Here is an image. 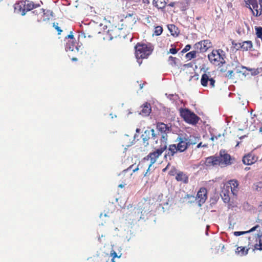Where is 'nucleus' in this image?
I'll return each instance as SVG.
<instances>
[{
  "mask_svg": "<svg viewBox=\"0 0 262 262\" xmlns=\"http://www.w3.org/2000/svg\"><path fill=\"white\" fill-rule=\"evenodd\" d=\"M201 83L204 87L209 86L210 88H213L215 86V80L211 77L209 72H205L202 75Z\"/></svg>",
  "mask_w": 262,
  "mask_h": 262,
  "instance_id": "obj_12",
  "label": "nucleus"
},
{
  "mask_svg": "<svg viewBox=\"0 0 262 262\" xmlns=\"http://www.w3.org/2000/svg\"><path fill=\"white\" fill-rule=\"evenodd\" d=\"M111 256H113V258H116V257H118L117 253L113 250L111 251Z\"/></svg>",
  "mask_w": 262,
  "mask_h": 262,
  "instance_id": "obj_43",
  "label": "nucleus"
},
{
  "mask_svg": "<svg viewBox=\"0 0 262 262\" xmlns=\"http://www.w3.org/2000/svg\"><path fill=\"white\" fill-rule=\"evenodd\" d=\"M176 179L178 182L187 184L189 181L188 176L183 171H178L176 173Z\"/></svg>",
  "mask_w": 262,
  "mask_h": 262,
  "instance_id": "obj_18",
  "label": "nucleus"
},
{
  "mask_svg": "<svg viewBox=\"0 0 262 262\" xmlns=\"http://www.w3.org/2000/svg\"><path fill=\"white\" fill-rule=\"evenodd\" d=\"M103 27V30L102 32H99V34H102L103 39L106 40H111L118 37H124L125 35L124 30L122 28H120L117 26H111L108 29L107 26Z\"/></svg>",
  "mask_w": 262,
  "mask_h": 262,
  "instance_id": "obj_4",
  "label": "nucleus"
},
{
  "mask_svg": "<svg viewBox=\"0 0 262 262\" xmlns=\"http://www.w3.org/2000/svg\"><path fill=\"white\" fill-rule=\"evenodd\" d=\"M191 49V46L190 45H186L185 48L182 50V53H186Z\"/></svg>",
  "mask_w": 262,
  "mask_h": 262,
  "instance_id": "obj_38",
  "label": "nucleus"
},
{
  "mask_svg": "<svg viewBox=\"0 0 262 262\" xmlns=\"http://www.w3.org/2000/svg\"><path fill=\"white\" fill-rule=\"evenodd\" d=\"M199 53L198 50H194V51H192L186 54V58L188 60L194 58L196 57V53Z\"/></svg>",
  "mask_w": 262,
  "mask_h": 262,
  "instance_id": "obj_28",
  "label": "nucleus"
},
{
  "mask_svg": "<svg viewBox=\"0 0 262 262\" xmlns=\"http://www.w3.org/2000/svg\"><path fill=\"white\" fill-rule=\"evenodd\" d=\"M184 67H188V64H184Z\"/></svg>",
  "mask_w": 262,
  "mask_h": 262,
  "instance_id": "obj_54",
  "label": "nucleus"
},
{
  "mask_svg": "<svg viewBox=\"0 0 262 262\" xmlns=\"http://www.w3.org/2000/svg\"><path fill=\"white\" fill-rule=\"evenodd\" d=\"M40 6L39 4H35L32 1L29 0H21L17 2L14 4V11L18 14L24 16L27 12Z\"/></svg>",
  "mask_w": 262,
  "mask_h": 262,
  "instance_id": "obj_3",
  "label": "nucleus"
},
{
  "mask_svg": "<svg viewBox=\"0 0 262 262\" xmlns=\"http://www.w3.org/2000/svg\"><path fill=\"white\" fill-rule=\"evenodd\" d=\"M180 115L186 122L192 125L198 123L200 119L196 114L188 108H181Z\"/></svg>",
  "mask_w": 262,
  "mask_h": 262,
  "instance_id": "obj_8",
  "label": "nucleus"
},
{
  "mask_svg": "<svg viewBox=\"0 0 262 262\" xmlns=\"http://www.w3.org/2000/svg\"><path fill=\"white\" fill-rule=\"evenodd\" d=\"M163 170V171L166 170V168L164 169Z\"/></svg>",
  "mask_w": 262,
  "mask_h": 262,
  "instance_id": "obj_57",
  "label": "nucleus"
},
{
  "mask_svg": "<svg viewBox=\"0 0 262 262\" xmlns=\"http://www.w3.org/2000/svg\"><path fill=\"white\" fill-rule=\"evenodd\" d=\"M106 262H108V261H106Z\"/></svg>",
  "mask_w": 262,
  "mask_h": 262,
  "instance_id": "obj_58",
  "label": "nucleus"
},
{
  "mask_svg": "<svg viewBox=\"0 0 262 262\" xmlns=\"http://www.w3.org/2000/svg\"><path fill=\"white\" fill-rule=\"evenodd\" d=\"M210 139H211L212 141H213V140H214V136L211 137V138H210Z\"/></svg>",
  "mask_w": 262,
  "mask_h": 262,
  "instance_id": "obj_49",
  "label": "nucleus"
},
{
  "mask_svg": "<svg viewBox=\"0 0 262 262\" xmlns=\"http://www.w3.org/2000/svg\"><path fill=\"white\" fill-rule=\"evenodd\" d=\"M133 166V165H131L129 168H132Z\"/></svg>",
  "mask_w": 262,
  "mask_h": 262,
  "instance_id": "obj_55",
  "label": "nucleus"
},
{
  "mask_svg": "<svg viewBox=\"0 0 262 262\" xmlns=\"http://www.w3.org/2000/svg\"><path fill=\"white\" fill-rule=\"evenodd\" d=\"M239 48H241L243 51H248L251 50L253 47V44L251 41H245L242 43H239Z\"/></svg>",
  "mask_w": 262,
  "mask_h": 262,
  "instance_id": "obj_23",
  "label": "nucleus"
},
{
  "mask_svg": "<svg viewBox=\"0 0 262 262\" xmlns=\"http://www.w3.org/2000/svg\"><path fill=\"white\" fill-rule=\"evenodd\" d=\"M246 7L249 8L255 17L262 18V0H244Z\"/></svg>",
  "mask_w": 262,
  "mask_h": 262,
  "instance_id": "obj_6",
  "label": "nucleus"
},
{
  "mask_svg": "<svg viewBox=\"0 0 262 262\" xmlns=\"http://www.w3.org/2000/svg\"><path fill=\"white\" fill-rule=\"evenodd\" d=\"M201 147H207V144H202V142H200L199 144H198L196 146V147L197 148H200Z\"/></svg>",
  "mask_w": 262,
  "mask_h": 262,
  "instance_id": "obj_42",
  "label": "nucleus"
},
{
  "mask_svg": "<svg viewBox=\"0 0 262 262\" xmlns=\"http://www.w3.org/2000/svg\"><path fill=\"white\" fill-rule=\"evenodd\" d=\"M156 147H157V149L156 150L150 152L144 158V161H149L148 169L156 162L157 159L162 155L164 151L167 149V144H165V142H163V144L160 143V145L156 146Z\"/></svg>",
  "mask_w": 262,
  "mask_h": 262,
  "instance_id": "obj_7",
  "label": "nucleus"
},
{
  "mask_svg": "<svg viewBox=\"0 0 262 262\" xmlns=\"http://www.w3.org/2000/svg\"><path fill=\"white\" fill-rule=\"evenodd\" d=\"M119 187H120V188H123L124 187V185L123 184H120L119 186H118Z\"/></svg>",
  "mask_w": 262,
  "mask_h": 262,
  "instance_id": "obj_47",
  "label": "nucleus"
},
{
  "mask_svg": "<svg viewBox=\"0 0 262 262\" xmlns=\"http://www.w3.org/2000/svg\"><path fill=\"white\" fill-rule=\"evenodd\" d=\"M31 14L37 22L45 21L49 19V17L45 16L46 13L43 9H40L38 11L34 10L31 12Z\"/></svg>",
  "mask_w": 262,
  "mask_h": 262,
  "instance_id": "obj_16",
  "label": "nucleus"
},
{
  "mask_svg": "<svg viewBox=\"0 0 262 262\" xmlns=\"http://www.w3.org/2000/svg\"><path fill=\"white\" fill-rule=\"evenodd\" d=\"M66 50L67 51H78V48L76 40H68L66 42Z\"/></svg>",
  "mask_w": 262,
  "mask_h": 262,
  "instance_id": "obj_21",
  "label": "nucleus"
},
{
  "mask_svg": "<svg viewBox=\"0 0 262 262\" xmlns=\"http://www.w3.org/2000/svg\"><path fill=\"white\" fill-rule=\"evenodd\" d=\"M246 70L250 71L252 75H257L258 74H259L261 71V68H257V69H251L249 68H246Z\"/></svg>",
  "mask_w": 262,
  "mask_h": 262,
  "instance_id": "obj_30",
  "label": "nucleus"
},
{
  "mask_svg": "<svg viewBox=\"0 0 262 262\" xmlns=\"http://www.w3.org/2000/svg\"><path fill=\"white\" fill-rule=\"evenodd\" d=\"M58 23H54L53 24V27L55 28V29L58 31V34L60 35L61 33L62 32V30L60 29V28L58 26Z\"/></svg>",
  "mask_w": 262,
  "mask_h": 262,
  "instance_id": "obj_36",
  "label": "nucleus"
},
{
  "mask_svg": "<svg viewBox=\"0 0 262 262\" xmlns=\"http://www.w3.org/2000/svg\"><path fill=\"white\" fill-rule=\"evenodd\" d=\"M72 60L73 61H77V59L76 58L73 57V58H72Z\"/></svg>",
  "mask_w": 262,
  "mask_h": 262,
  "instance_id": "obj_46",
  "label": "nucleus"
},
{
  "mask_svg": "<svg viewBox=\"0 0 262 262\" xmlns=\"http://www.w3.org/2000/svg\"><path fill=\"white\" fill-rule=\"evenodd\" d=\"M253 189L257 191L262 189V182H257L253 185Z\"/></svg>",
  "mask_w": 262,
  "mask_h": 262,
  "instance_id": "obj_33",
  "label": "nucleus"
},
{
  "mask_svg": "<svg viewBox=\"0 0 262 262\" xmlns=\"http://www.w3.org/2000/svg\"><path fill=\"white\" fill-rule=\"evenodd\" d=\"M234 71L232 70H230L227 72V73L225 74V77L229 79H232L234 77Z\"/></svg>",
  "mask_w": 262,
  "mask_h": 262,
  "instance_id": "obj_34",
  "label": "nucleus"
},
{
  "mask_svg": "<svg viewBox=\"0 0 262 262\" xmlns=\"http://www.w3.org/2000/svg\"><path fill=\"white\" fill-rule=\"evenodd\" d=\"M177 172H176V169L175 168H173V169H171L169 171V174L170 176H174L175 174H176Z\"/></svg>",
  "mask_w": 262,
  "mask_h": 262,
  "instance_id": "obj_40",
  "label": "nucleus"
},
{
  "mask_svg": "<svg viewBox=\"0 0 262 262\" xmlns=\"http://www.w3.org/2000/svg\"><path fill=\"white\" fill-rule=\"evenodd\" d=\"M138 170V168H135V169H133V171H134V172H135V171H137V170Z\"/></svg>",
  "mask_w": 262,
  "mask_h": 262,
  "instance_id": "obj_48",
  "label": "nucleus"
},
{
  "mask_svg": "<svg viewBox=\"0 0 262 262\" xmlns=\"http://www.w3.org/2000/svg\"><path fill=\"white\" fill-rule=\"evenodd\" d=\"M112 262H115V258H112L111 259Z\"/></svg>",
  "mask_w": 262,
  "mask_h": 262,
  "instance_id": "obj_50",
  "label": "nucleus"
},
{
  "mask_svg": "<svg viewBox=\"0 0 262 262\" xmlns=\"http://www.w3.org/2000/svg\"><path fill=\"white\" fill-rule=\"evenodd\" d=\"M168 29L170 31L171 35L173 36H177L179 34V31L174 25L170 24L167 26Z\"/></svg>",
  "mask_w": 262,
  "mask_h": 262,
  "instance_id": "obj_24",
  "label": "nucleus"
},
{
  "mask_svg": "<svg viewBox=\"0 0 262 262\" xmlns=\"http://www.w3.org/2000/svg\"><path fill=\"white\" fill-rule=\"evenodd\" d=\"M208 58L212 64L219 67L220 71L222 73L226 72L228 67L230 66V64H228L226 68L223 67V65L226 63V54L224 51L221 49L212 50L208 55Z\"/></svg>",
  "mask_w": 262,
  "mask_h": 262,
  "instance_id": "obj_2",
  "label": "nucleus"
},
{
  "mask_svg": "<svg viewBox=\"0 0 262 262\" xmlns=\"http://www.w3.org/2000/svg\"><path fill=\"white\" fill-rule=\"evenodd\" d=\"M143 143L146 145H148V140L151 139L153 142H155L156 144H158V140L159 139V135L156 134L155 133L154 129L151 130H146L142 135L141 136Z\"/></svg>",
  "mask_w": 262,
  "mask_h": 262,
  "instance_id": "obj_11",
  "label": "nucleus"
},
{
  "mask_svg": "<svg viewBox=\"0 0 262 262\" xmlns=\"http://www.w3.org/2000/svg\"><path fill=\"white\" fill-rule=\"evenodd\" d=\"M169 96L170 97H169V99H171V98H172V97L173 96V95H169Z\"/></svg>",
  "mask_w": 262,
  "mask_h": 262,
  "instance_id": "obj_51",
  "label": "nucleus"
},
{
  "mask_svg": "<svg viewBox=\"0 0 262 262\" xmlns=\"http://www.w3.org/2000/svg\"><path fill=\"white\" fill-rule=\"evenodd\" d=\"M259 227V225H257L255 226L254 227H252L250 230H249L247 232H248V233L253 232V231H255V230H256V229Z\"/></svg>",
  "mask_w": 262,
  "mask_h": 262,
  "instance_id": "obj_41",
  "label": "nucleus"
},
{
  "mask_svg": "<svg viewBox=\"0 0 262 262\" xmlns=\"http://www.w3.org/2000/svg\"><path fill=\"white\" fill-rule=\"evenodd\" d=\"M232 45L234 46V48H236V49H237V47L238 48H238V47H239V45H238V44H239V43H235V42L233 41L232 42Z\"/></svg>",
  "mask_w": 262,
  "mask_h": 262,
  "instance_id": "obj_44",
  "label": "nucleus"
},
{
  "mask_svg": "<svg viewBox=\"0 0 262 262\" xmlns=\"http://www.w3.org/2000/svg\"><path fill=\"white\" fill-rule=\"evenodd\" d=\"M169 96L170 97H169V99H171V98H172V97L173 96V95H169Z\"/></svg>",
  "mask_w": 262,
  "mask_h": 262,
  "instance_id": "obj_53",
  "label": "nucleus"
},
{
  "mask_svg": "<svg viewBox=\"0 0 262 262\" xmlns=\"http://www.w3.org/2000/svg\"><path fill=\"white\" fill-rule=\"evenodd\" d=\"M247 233H248V232H247V231H235L234 232V235L237 236H240L241 235H243Z\"/></svg>",
  "mask_w": 262,
  "mask_h": 262,
  "instance_id": "obj_37",
  "label": "nucleus"
},
{
  "mask_svg": "<svg viewBox=\"0 0 262 262\" xmlns=\"http://www.w3.org/2000/svg\"><path fill=\"white\" fill-rule=\"evenodd\" d=\"M177 3L176 2H171L168 4V6L170 7H173Z\"/></svg>",
  "mask_w": 262,
  "mask_h": 262,
  "instance_id": "obj_45",
  "label": "nucleus"
},
{
  "mask_svg": "<svg viewBox=\"0 0 262 262\" xmlns=\"http://www.w3.org/2000/svg\"><path fill=\"white\" fill-rule=\"evenodd\" d=\"M234 161V158L225 149H221L219 155L211 156L206 158L204 164L207 167L219 166L223 168L232 165Z\"/></svg>",
  "mask_w": 262,
  "mask_h": 262,
  "instance_id": "obj_1",
  "label": "nucleus"
},
{
  "mask_svg": "<svg viewBox=\"0 0 262 262\" xmlns=\"http://www.w3.org/2000/svg\"><path fill=\"white\" fill-rule=\"evenodd\" d=\"M230 194H231V192L229 190V189L226 188L224 189L221 193V196L223 200V201L228 203L230 202Z\"/></svg>",
  "mask_w": 262,
  "mask_h": 262,
  "instance_id": "obj_22",
  "label": "nucleus"
},
{
  "mask_svg": "<svg viewBox=\"0 0 262 262\" xmlns=\"http://www.w3.org/2000/svg\"><path fill=\"white\" fill-rule=\"evenodd\" d=\"M178 60V59L176 57H174L172 56H170L168 58V62L172 66H175L177 65V61Z\"/></svg>",
  "mask_w": 262,
  "mask_h": 262,
  "instance_id": "obj_31",
  "label": "nucleus"
},
{
  "mask_svg": "<svg viewBox=\"0 0 262 262\" xmlns=\"http://www.w3.org/2000/svg\"><path fill=\"white\" fill-rule=\"evenodd\" d=\"M157 128L161 134V136L159 135L160 143L163 144V142H165V144H167V134L171 132V126L162 122H158L157 123Z\"/></svg>",
  "mask_w": 262,
  "mask_h": 262,
  "instance_id": "obj_10",
  "label": "nucleus"
},
{
  "mask_svg": "<svg viewBox=\"0 0 262 262\" xmlns=\"http://www.w3.org/2000/svg\"><path fill=\"white\" fill-rule=\"evenodd\" d=\"M246 68L247 67H246L239 65V64L238 63L234 68V70L237 74H242L243 76H245V71H243V70L244 69L246 70Z\"/></svg>",
  "mask_w": 262,
  "mask_h": 262,
  "instance_id": "obj_27",
  "label": "nucleus"
},
{
  "mask_svg": "<svg viewBox=\"0 0 262 262\" xmlns=\"http://www.w3.org/2000/svg\"><path fill=\"white\" fill-rule=\"evenodd\" d=\"M177 140L178 143L176 146L180 152L185 151L188 148V146L192 144L189 142L188 139L183 137H179Z\"/></svg>",
  "mask_w": 262,
  "mask_h": 262,
  "instance_id": "obj_14",
  "label": "nucleus"
},
{
  "mask_svg": "<svg viewBox=\"0 0 262 262\" xmlns=\"http://www.w3.org/2000/svg\"><path fill=\"white\" fill-rule=\"evenodd\" d=\"M163 32V28L161 26H157L155 28L154 33L156 36H159L162 34Z\"/></svg>",
  "mask_w": 262,
  "mask_h": 262,
  "instance_id": "obj_32",
  "label": "nucleus"
},
{
  "mask_svg": "<svg viewBox=\"0 0 262 262\" xmlns=\"http://www.w3.org/2000/svg\"><path fill=\"white\" fill-rule=\"evenodd\" d=\"M207 199V190L205 187H201L198 191L195 200L199 206H201L205 203Z\"/></svg>",
  "mask_w": 262,
  "mask_h": 262,
  "instance_id": "obj_15",
  "label": "nucleus"
},
{
  "mask_svg": "<svg viewBox=\"0 0 262 262\" xmlns=\"http://www.w3.org/2000/svg\"><path fill=\"white\" fill-rule=\"evenodd\" d=\"M254 248L256 250H262V234L258 237V243L254 245Z\"/></svg>",
  "mask_w": 262,
  "mask_h": 262,
  "instance_id": "obj_29",
  "label": "nucleus"
},
{
  "mask_svg": "<svg viewBox=\"0 0 262 262\" xmlns=\"http://www.w3.org/2000/svg\"><path fill=\"white\" fill-rule=\"evenodd\" d=\"M178 152H179V150H178L176 144H170L169 145V147L168 148V151L167 153L165 154V157H169V159L170 160L171 157H173L174 155Z\"/></svg>",
  "mask_w": 262,
  "mask_h": 262,
  "instance_id": "obj_20",
  "label": "nucleus"
},
{
  "mask_svg": "<svg viewBox=\"0 0 262 262\" xmlns=\"http://www.w3.org/2000/svg\"><path fill=\"white\" fill-rule=\"evenodd\" d=\"M169 96L170 97H169V99H171V98H172V97L173 96V95H169Z\"/></svg>",
  "mask_w": 262,
  "mask_h": 262,
  "instance_id": "obj_52",
  "label": "nucleus"
},
{
  "mask_svg": "<svg viewBox=\"0 0 262 262\" xmlns=\"http://www.w3.org/2000/svg\"><path fill=\"white\" fill-rule=\"evenodd\" d=\"M228 186L226 188L229 189L231 193L233 195H237V192L238 191V183L236 180H232L228 182Z\"/></svg>",
  "mask_w": 262,
  "mask_h": 262,
  "instance_id": "obj_17",
  "label": "nucleus"
},
{
  "mask_svg": "<svg viewBox=\"0 0 262 262\" xmlns=\"http://www.w3.org/2000/svg\"><path fill=\"white\" fill-rule=\"evenodd\" d=\"M154 5L158 9L165 8L166 5L165 0H154Z\"/></svg>",
  "mask_w": 262,
  "mask_h": 262,
  "instance_id": "obj_26",
  "label": "nucleus"
},
{
  "mask_svg": "<svg viewBox=\"0 0 262 262\" xmlns=\"http://www.w3.org/2000/svg\"><path fill=\"white\" fill-rule=\"evenodd\" d=\"M137 132H139V129H137Z\"/></svg>",
  "mask_w": 262,
  "mask_h": 262,
  "instance_id": "obj_56",
  "label": "nucleus"
},
{
  "mask_svg": "<svg viewBox=\"0 0 262 262\" xmlns=\"http://www.w3.org/2000/svg\"><path fill=\"white\" fill-rule=\"evenodd\" d=\"M249 249L246 248L245 247H238L235 251L237 254L240 256H244L248 254Z\"/></svg>",
  "mask_w": 262,
  "mask_h": 262,
  "instance_id": "obj_25",
  "label": "nucleus"
},
{
  "mask_svg": "<svg viewBox=\"0 0 262 262\" xmlns=\"http://www.w3.org/2000/svg\"><path fill=\"white\" fill-rule=\"evenodd\" d=\"M211 47V42L209 40H204L195 43L193 48L198 50L199 53H203Z\"/></svg>",
  "mask_w": 262,
  "mask_h": 262,
  "instance_id": "obj_13",
  "label": "nucleus"
},
{
  "mask_svg": "<svg viewBox=\"0 0 262 262\" xmlns=\"http://www.w3.org/2000/svg\"><path fill=\"white\" fill-rule=\"evenodd\" d=\"M141 110L140 114L143 116H148L151 111V107L150 103L148 102L144 103L141 106Z\"/></svg>",
  "mask_w": 262,
  "mask_h": 262,
  "instance_id": "obj_19",
  "label": "nucleus"
},
{
  "mask_svg": "<svg viewBox=\"0 0 262 262\" xmlns=\"http://www.w3.org/2000/svg\"><path fill=\"white\" fill-rule=\"evenodd\" d=\"M261 160L262 154L257 150H252L243 157L242 161L245 165H250Z\"/></svg>",
  "mask_w": 262,
  "mask_h": 262,
  "instance_id": "obj_9",
  "label": "nucleus"
},
{
  "mask_svg": "<svg viewBox=\"0 0 262 262\" xmlns=\"http://www.w3.org/2000/svg\"><path fill=\"white\" fill-rule=\"evenodd\" d=\"M65 39L68 40H75L72 31H70V34L66 36Z\"/></svg>",
  "mask_w": 262,
  "mask_h": 262,
  "instance_id": "obj_35",
  "label": "nucleus"
},
{
  "mask_svg": "<svg viewBox=\"0 0 262 262\" xmlns=\"http://www.w3.org/2000/svg\"><path fill=\"white\" fill-rule=\"evenodd\" d=\"M135 49V56L139 64L142 63L140 60L147 58L153 51V48L150 44L138 43Z\"/></svg>",
  "mask_w": 262,
  "mask_h": 262,
  "instance_id": "obj_5",
  "label": "nucleus"
},
{
  "mask_svg": "<svg viewBox=\"0 0 262 262\" xmlns=\"http://www.w3.org/2000/svg\"><path fill=\"white\" fill-rule=\"evenodd\" d=\"M178 50L176 48H171L169 50V53H170L172 54H175L177 53Z\"/></svg>",
  "mask_w": 262,
  "mask_h": 262,
  "instance_id": "obj_39",
  "label": "nucleus"
}]
</instances>
